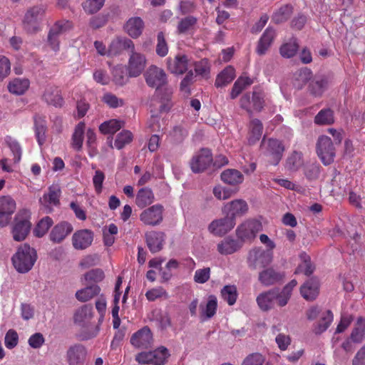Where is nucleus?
Instances as JSON below:
<instances>
[{"label":"nucleus","instance_id":"nucleus-1","mask_svg":"<svg viewBox=\"0 0 365 365\" xmlns=\"http://www.w3.org/2000/svg\"><path fill=\"white\" fill-rule=\"evenodd\" d=\"M37 256L34 249L27 244L19 247L17 252L12 257L13 264L17 272L26 273L33 267Z\"/></svg>","mask_w":365,"mask_h":365},{"label":"nucleus","instance_id":"nucleus-2","mask_svg":"<svg viewBox=\"0 0 365 365\" xmlns=\"http://www.w3.org/2000/svg\"><path fill=\"white\" fill-rule=\"evenodd\" d=\"M45 13L46 7L42 4L29 8L22 19L24 29L29 33H36L40 31Z\"/></svg>","mask_w":365,"mask_h":365},{"label":"nucleus","instance_id":"nucleus-3","mask_svg":"<svg viewBox=\"0 0 365 365\" xmlns=\"http://www.w3.org/2000/svg\"><path fill=\"white\" fill-rule=\"evenodd\" d=\"M30 219L31 213L28 210H21L17 212L11 230L15 241L20 242L26 238L31 227Z\"/></svg>","mask_w":365,"mask_h":365},{"label":"nucleus","instance_id":"nucleus-4","mask_svg":"<svg viewBox=\"0 0 365 365\" xmlns=\"http://www.w3.org/2000/svg\"><path fill=\"white\" fill-rule=\"evenodd\" d=\"M170 352L165 346H160L150 351H142L135 356L139 364L164 365L170 356Z\"/></svg>","mask_w":365,"mask_h":365},{"label":"nucleus","instance_id":"nucleus-5","mask_svg":"<svg viewBox=\"0 0 365 365\" xmlns=\"http://www.w3.org/2000/svg\"><path fill=\"white\" fill-rule=\"evenodd\" d=\"M318 157L324 165L331 164L336 155L335 148L331 139L327 135L319 137L316 145Z\"/></svg>","mask_w":365,"mask_h":365},{"label":"nucleus","instance_id":"nucleus-6","mask_svg":"<svg viewBox=\"0 0 365 365\" xmlns=\"http://www.w3.org/2000/svg\"><path fill=\"white\" fill-rule=\"evenodd\" d=\"M262 146L264 155L268 163L272 165H278L284 151V146L282 142L277 139L270 138L267 142L263 140Z\"/></svg>","mask_w":365,"mask_h":365},{"label":"nucleus","instance_id":"nucleus-7","mask_svg":"<svg viewBox=\"0 0 365 365\" xmlns=\"http://www.w3.org/2000/svg\"><path fill=\"white\" fill-rule=\"evenodd\" d=\"M272 259L273 251L255 247L250 251L247 263L250 267L257 269L267 267L272 262Z\"/></svg>","mask_w":365,"mask_h":365},{"label":"nucleus","instance_id":"nucleus-8","mask_svg":"<svg viewBox=\"0 0 365 365\" xmlns=\"http://www.w3.org/2000/svg\"><path fill=\"white\" fill-rule=\"evenodd\" d=\"M163 206L160 204H155L144 209L140 212L139 219L145 225L155 227L163 222Z\"/></svg>","mask_w":365,"mask_h":365},{"label":"nucleus","instance_id":"nucleus-9","mask_svg":"<svg viewBox=\"0 0 365 365\" xmlns=\"http://www.w3.org/2000/svg\"><path fill=\"white\" fill-rule=\"evenodd\" d=\"M147 58L145 54L138 52L135 48L130 52L127 64L128 76L130 78L139 76L145 70Z\"/></svg>","mask_w":365,"mask_h":365},{"label":"nucleus","instance_id":"nucleus-10","mask_svg":"<svg viewBox=\"0 0 365 365\" xmlns=\"http://www.w3.org/2000/svg\"><path fill=\"white\" fill-rule=\"evenodd\" d=\"M262 228V226L259 221L248 220L237 228V236L243 242H250L255 238Z\"/></svg>","mask_w":365,"mask_h":365},{"label":"nucleus","instance_id":"nucleus-11","mask_svg":"<svg viewBox=\"0 0 365 365\" xmlns=\"http://www.w3.org/2000/svg\"><path fill=\"white\" fill-rule=\"evenodd\" d=\"M61 193V188L58 184H53L48 187V191L39 199V203L45 212L51 213L53 207L60 204Z\"/></svg>","mask_w":365,"mask_h":365},{"label":"nucleus","instance_id":"nucleus-12","mask_svg":"<svg viewBox=\"0 0 365 365\" xmlns=\"http://www.w3.org/2000/svg\"><path fill=\"white\" fill-rule=\"evenodd\" d=\"M147 85L158 89L167 83V75L163 69L155 65L150 66L144 73Z\"/></svg>","mask_w":365,"mask_h":365},{"label":"nucleus","instance_id":"nucleus-13","mask_svg":"<svg viewBox=\"0 0 365 365\" xmlns=\"http://www.w3.org/2000/svg\"><path fill=\"white\" fill-rule=\"evenodd\" d=\"M249 210L247 202L242 199H236L227 202L222 208V213L235 221L238 217L247 214Z\"/></svg>","mask_w":365,"mask_h":365},{"label":"nucleus","instance_id":"nucleus-14","mask_svg":"<svg viewBox=\"0 0 365 365\" xmlns=\"http://www.w3.org/2000/svg\"><path fill=\"white\" fill-rule=\"evenodd\" d=\"M212 160L210 150L204 148L193 155L190 161V168L194 173H200L206 170Z\"/></svg>","mask_w":365,"mask_h":365},{"label":"nucleus","instance_id":"nucleus-15","mask_svg":"<svg viewBox=\"0 0 365 365\" xmlns=\"http://www.w3.org/2000/svg\"><path fill=\"white\" fill-rule=\"evenodd\" d=\"M192 66V61L186 55L178 54L167 59L168 69L174 74L181 75Z\"/></svg>","mask_w":365,"mask_h":365},{"label":"nucleus","instance_id":"nucleus-16","mask_svg":"<svg viewBox=\"0 0 365 365\" xmlns=\"http://www.w3.org/2000/svg\"><path fill=\"white\" fill-rule=\"evenodd\" d=\"M242 108L247 111H259L263 107L264 96L261 90L255 89L252 98L247 94L243 96L240 100Z\"/></svg>","mask_w":365,"mask_h":365},{"label":"nucleus","instance_id":"nucleus-17","mask_svg":"<svg viewBox=\"0 0 365 365\" xmlns=\"http://www.w3.org/2000/svg\"><path fill=\"white\" fill-rule=\"evenodd\" d=\"M153 334L148 327L135 332L130 338V344L138 349H146L153 344Z\"/></svg>","mask_w":365,"mask_h":365},{"label":"nucleus","instance_id":"nucleus-18","mask_svg":"<svg viewBox=\"0 0 365 365\" xmlns=\"http://www.w3.org/2000/svg\"><path fill=\"white\" fill-rule=\"evenodd\" d=\"M236 221L226 216L223 218L213 220L209 225V231L216 236H222L234 228Z\"/></svg>","mask_w":365,"mask_h":365},{"label":"nucleus","instance_id":"nucleus-19","mask_svg":"<svg viewBox=\"0 0 365 365\" xmlns=\"http://www.w3.org/2000/svg\"><path fill=\"white\" fill-rule=\"evenodd\" d=\"M73 230V225L70 222L62 221L52 228L49 234V240L55 244L61 243Z\"/></svg>","mask_w":365,"mask_h":365},{"label":"nucleus","instance_id":"nucleus-20","mask_svg":"<svg viewBox=\"0 0 365 365\" xmlns=\"http://www.w3.org/2000/svg\"><path fill=\"white\" fill-rule=\"evenodd\" d=\"M93 237V232L90 230H77L72 236L73 247L78 250H85L91 245Z\"/></svg>","mask_w":365,"mask_h":365},{"label":"nucleus","instance_id":"nucleus-21","mask_svg":"<svg viewBox=\"0 0 365 365\" xmlns=\"http://www.w3.org/2000/svg\"><path fill=\"white\" fill-rule=\"evenodd\" d=\"M135 48V44L132 40L125 36H116L114 38L108 47V56H117L124 50H129L131 52Z\"/></svg>","mask_w":365,"mask_h":365},{"label":"nucleus","instance_id":"nucleus-22","mask_svg":"<svg viewBox=\"0 0 365 365\" xmlns=\"http://www.w3.org/2000/svg\"><path fill=\"white\" fill-rule=\"evenodd\" d=\"M86 356V348L81 344L71 346L66 352V359L69 365H83Z\"/></svg>","mask_w":365,"mask_h":365},{"label":"nucleus","instance_id":"nucleus-23","mask_svg":"<svg viewBox=\"0 0 365 365\" xmlns=\"http://www.w3.org/2000/svg\"><path fill=\"white\" fill-rule=\"evenodd\" d=\"M144 22L140 17L130 18L124 25L125 31L133 38H138L143 33Z\"/></svg>","mask_w":365,"mask_h":365},{"label":"nucleus","instance_id":"nucleus-24","mask_svg":"<svg viewBox=\"0 0 365 365\" xmlns=\"http://www.w3.org/2000/svg\"><path fill=\"white\" fill-rule=\"evenodd\" d=\"M217 299L215 295L208 296L205 303L200 305V318L202 321L212 318L217 312Z\"/></svg>","mask_w":365,"mask_h":365},{"label":"nucleus","instance_id":"nucleus-25","mask_svg":"<svg viewBox=\"0 0 365 365\" xmlns=\"http://www.w3.org/2000/svg\"><path fill=\"white\" fill-rule=\"evenodd\" d=\"M349 339L352 343L361 344L365 340V319L359 317L354 322Z\"/></svg>","mask_w":365,"mask_h":365},{"label":"nucleus","instance_id":"nucleus-26","mask_svg":"<svg viewBox=\"0 0 365 365\" xmlns=\"http://www.w3.org/2000/svg\"><path fill=\"white\" fill-rule=\"evenodd\" d=\"M277 296V289H272L267 292L260 293L256 299L257 305L260 309L268 311L271 309L274 304Z\"/></svg>","mask_w":365,"mask_h":365},{"label":"nucleus","instance_id":"nucleus-27","mask_svg":"<svg viewBox=\"0 0 365 365\" xmlns=\"http://www.w3.org/2000/svg\"><path fill=\"white\" fill-rule=\"evenodd\" d=\"M319 284L316 279H311L306 282L300 288V293L304 299L312 301L319 294Z\"/></svg>","mask_w":365,"mask_h":365},{"label":"nucleus","instance_id":"nucleus-28","mask_svg":"<svg viewBox=\"0 0 365 365\" xmlns=\"http://www.w3.org/2000/svg\"><path fill=\"white\" fill-rule=\"evenodd\" d=\"M284 276L273 268H267L259 273V281L264 286H270L281 281Z\"/></svg>","mask_w":365,"mask_h":365},{"label":"nucleus","instance_id":"nucleus-29","mask_svg":"<svg viewBox=\"0 0 365 365\" xmlns=\"http://www.w3.org/2000/svg\"><path fill=\"white\" fill-rule=\"evenodd\" d=\"M146 241L152 252H159L163 248L165 234L162 232H150L146 235Z\"/></svg>","mask_w":365,"mask_h":365},{"label":"nucleus","instance_id":"nucleus-30","mask_svg":"<svg viewBox=\"0 0 365 365\" xmlns=\"http://www.w3.org/2000/svg\"><path fill=\"white\" fill-rule=\"evenodd\" d=\"M85 126L83 122L78 123L76 125L71 136V147L77 152L81 151L83 148Z\"/></svg>","mask_w":365,"mask_h":365},{"label":"nucleus","instance_id":"nucleus-31","mask_svg":"<svg viewBox=\"0 0 365 365\" xmlns=\"http://www.w3.org/2000/svg\"><path fill=\"white\" fill-rule=\"evenodd\" d=\"M221 180L226 184L235 186L244 181L242 173L236 169H227L221 173Z\"/></svg>","mask_w":365,"mask_h":365},{"label":"nucleus","instance_id":"nucleus-32","mask_svg":"<svg viewBox=\"0 0 365 365\" xmlns=\"http://www.w3.org/2000/svg\"><path fill=\"white\" fill-rule=\"evenodd\" d=\"M43 99L48 103L56 107L63 105V101L57 87L48 86L43 95Z\"/></svg>","mask_w":365,"mask_h":365},{"label":"nucleus","instance_id":"nucleus-33","mask_svg":"<svg viewBox=\"0 0 365 365\" xmlns=\"http://www.w3.org/2000/svg\"><path fill=\"white\" fill-rule=\"evenodd\" d=\"M275 36V31L272 28L268 27L262 36H261L257 47V52L259 55H263L266 53L270 46Z\"/></svg>","mask_w":365,"mask_h":365},{"label":"nucleus","instance_id":"nucleus-34","mask_svg":"<svg viewBox=\"0 0 365 365\" xmlns=\"http://www.w3.org/2000/svg\"><path fill=\"white\" fill-rule=\"evenodd\" d=\"M329 81L325 77H316L309 84V90L312 95L319 97L327 89Z\"/></svg>","mask_w":365,"mask_h":365},{"label":"nucleus","instance_id":"nucleus-35","mask_svg":"<svg viewBox=\"0 0 365 365\" xmlns=\"http://www.w3.org/2000/svg\"><path fill=\"white\" fill-rule=\"evenodd\" d=\"M241 245L239 242L230 237H226L217 244V248L219 253L223 255H228L237 252Z\"/></svg>","mask_w":365,"mask_h":365},{"label":"nucleus","instance_id":"nucleus-36","mask_svg":"<svg viewBox=\"0 0 365 365\" xmlns=\"http://www.w3.org/2000/svg\"><path fill=\"white\" fill-rule=\"evenodd\" d=\"M154 199L153 191L150 188L143 187L138 191L135 197V204L140 208H145L152 204Z\"/></svg>","mask_w":365,"mask_h":365},{"label":"nucleus","instance_id":"nucleus-37","mask_svg":"<svg viewBox=\"0 0 365 365\" xmlns=\"http://www.w3.org/2000/svg\"><path fill=\"white\" fill-rule=\"evenodd\" d=\"M93 307L91 305H83L76 310L74 314V322L80 326H85L92 318Z\"/></svg>","mask_w":365,"mask_h":365},{"label":"nucleus","instance_id":"nucleus-38","mask_svg":"<svg viewBox=\"0 0 365 365\" xmlns=\"http://www.w3.org/2000/svg\"><path fill=\"white\" fill-rule=\"evenodd\" d=\"M100 292V287L97 284H93L78 290L75 296L79 302H86L97 296Z\"/></svg>","mask_w":365,"mask_h":365},{"label":"nucleus","instance_id":"nucleus-39","mask_svg":"<svg viewBox=\"0 0 365 365\" xmlns=\"http://www.w3.org/2000/svg\"><path fill=\"white\" fill-rule=\"evenodd\" d=\"M312 71L308 68L299 70L294 74L293 86L298 90L302 89L312 78Z\"/></svg>","mask_w":365,"mask_h":365},{"label":"nucleus","instance_id":"nucleus-40","mask_svg":"<svg viewBox=\"0 0 365 365\" xmlns=\"http://www.w3.org/2000/svg\"><path fill=\"white\" fill-rule=\"evenodd\" d=\"M7 87L11 93L22 95L29 88V81L25 78H14L9 83Z\"/></svg>","mask_w":365,"mask_h":365},{"label":"nucleus","instance_id":"nucleus-41","mask_svg":"<svg viewBox=\"0 0 365 365\" xmlns=\"http://www.w3.org/2000/svg\"><path fill=\"white\" fill-rule=\"evenodd\" d=\"M235 77V70L231 66H227L221 73H220L215 81L217 87H223L230 83Z\"/></svg>","mask_w":365,"mask_h":365},{"label":"nucleus","instance_id":"nucleus-42","mask_svg":"<svg viewBox=\"0 0 365 365\" xmlns=\"http://www.w3.org/2000/svg\"><path fill=\"white\" fill-rule=\"evenodd\" d=\"M263 126L260 120L253 119L250 123V132L248 141L250 144H255L257 142L262 134Z\"/></svg>","mask_w":365,"mask_h":365},{"label":"nucleus","instance_id":"nucleus-43","mask_svg":"<svg viewBox=\"0 0 365 365\" xmlns=\"http://www.w3.org/2000/svg\"><path fill=\"white\" fill-rule=\"evenodd\" d=\"M6 145L10 149L13 155L14 163H19L21 159L22 149L19 142L11 136H6L4 138Z\"/></svg>","mask_w":365,"mask_h":365},{"label":"nucleus","instance_id":"nucleus-44","mask_svg":"<svg viewBox=\"0 0 365 365\" xmlns=\"http://www.w3.org/2000/svg\"><path fill=\"white\" fill-rule=\"evenodd\" d=\"M123 126V122L117 119H111L103 122L99 126L103 134H113Z\"/></svg>","mask_w":365,"mask_h":365},{"label":"nucleus","instance_id":"nucleus-45","mask_svg":"<svg viewBox=\"0 0 365 365\" xmlns=\"http://www.w3.org/2000/svg\"><path fill=\"white\" fill-rule=\"evenodd\" d=\"M253 83V80L247 76H240L234 83L230 96L232 98H237L240 93L247 86Z\"/></svg>","mask_w":365,"mask_h":365},{"label":"nucleus","instance_id":"nucleus-46","mask_svg":"<svg viewBox=\"0 0 365 365\" xmlns=\"http://www.w3.org/2000/svg\"><path fill=\"white\" fill-rule=\"evenodd\" d=\"M333 314L330 310H326L321 313L320 321L314 329L316 334H322L325 331L333 321Z\"/></svg>","mask_w":365,"mask_h":365},{"label":"nucleus","instance_id":"nucleus-47","mask_svg":"<svg viewBox=\"0 0 365 365\" xmlns=\"http://www.w3.org/2000/svg\"><path fill=\"white\" fill-rule=\"evenodd\" d=\"M53 221L51 217L46 216L41 219L35 228L34 229V235L38 237L44 236L50 227L53 225Z\"/></svg>","mask_w":365,"mask_h":365},{"label":"nucleus","instance_id":"nucleus-48","mask_svg":"<svg viewBox=\"0 0 365 365\" xmlns=\"http://www.w3.org/2000/svg\"><path fill=\"white\" fill-rule=\"evenodd\" d=\"M72 28L73 23L71 21L61 19L55 22L49 29V31L59 36L60 35L69 31Z\"/></svg>","mask_w":365,"mask_h":365},{"label":"nucleus","instance_id":"nucleus-49","mask_svg":"<svg viewBox=\"0 0 365 365\" xmlns=\"http://www.w3.org/2000/svg\"><path fill=\"white\" fill-rule=\"evenodd\" d=\"M222 299L230 306L235 304L238 293L235 285H226L221 290Z\"/></svg>","mask_w":365,"mask_h":365},{"label":"nucleus","instance_id":"nucleus-50","mask_svg":"<svg viewBox=\"0 0 365 365\" xmlns=\"http://www.w3.org/2000/svg\"><path fill=\"white\" fill-rule=\"evenodd\" d=\"M300 259L302 260L295 271L296 274L303 273L305 275H310L314 271V267L312 266L310 260V257L306 253L303 252L300 255Z\"/></svg>","mask_w":365,"mask_h":365},{"label":"nucleus","instance_id":"nucleus-51","mask_svg":"<svg viewBox=\"0 0 365 365\" xmlns=\"http://www.w3.org/2000/svg\"><path fill=\"white\" fill-rule=\"evenodd\" d=\"M34 129L38 143L41 145L46 140V123L44 120L40 117H36L34 118Z\"/></svg>","mask_w":365,"mask_h":365},{"label":"nucleus","instance_id":"nucleus-52","mask_svg":"<svg viewBox=\"0 0 365 365\" xmlns=\"http://www.w3.org/2000/svg\"><path fill=\"white\" fill-rule=\"evenodd\" d=\"M16 209V201L9 195L0 197V211L12 216Z\"/></svg>","mask_w":365,"mask_h":365},{"label":"nucleus","instance_id":"nucleus-53","mask_svg":"<svg viewBox=\"0 0 365 365\" xmlns=\"http://www.w3.org/2000/svg\"><path fill=\"white\" fill-rule=\"evenodd\" d=\"M303 165L302 155L299 152L292 153L286 161V168L290 171L298 170Z\"/></svg>","mask_w":365,"mask_h":365},{"label":"nucleus","instance_id":"nucleus-54","mask_svg":"<svg viewBox=\"0 0 365 365\" xmlns=\"http://www.w3.org/2000/svg\"><path fill=\"white\" fill-rule=\"evenodd\" d=\"M299 48V45L295 38H292L289 42L282 45L280 53L284 58L294 56Z\"/></svg>","mask_w":365,"mask_h":365},{"label":"nucleus","instance_id":"nucleus-55","mask_svg":"<svg viewBox=\"0 0 365 365\" xmlns=\"http://www.w3.org/2000/svg\"><path fill=\"white\" fill-rule=\"evenodd\" d=\"M212 192L217 199L220 200H225L235 195L237 192V190L218 185L214 187Z\"/></svg>","mask_w":365,"mask_h":365},{"label":"nucleus","instance_id":"nucleus-56","mask_svg":"<svg viewBox=\"0 0 365 365\" xmlns=\"http://www.w3.org/2000/svg\"><path fill=\"white\" fill-rule=\"evenodd\" d=\"M314 122L318 125H327L334 123L333 112L330 109L322 110L315 116Z\"/></svg>","mask_w":365,"mask_h":365},{"label":"nucleus","instance_id":"nucleus-57","mask_svg":"<svg viewBox=\"0 0 365 365\" xmlns=\"http://www.w3.org/2000/svg\"><path fill=\"white\" fill-rule=\"evenodd\" d=\"M292 8L289 5H285L277 11L272 16V21L277 24L286 21L290 16Z\"/></svg>","mask_w":365,"mask_h":365},{"label":"nucleus","instance_id":"nucleus-58","mask_svg":"<svg viewBox=\"0 0 365 365\" xmlns=\"http://www.w3.org/2000/svg\"><path fill=\"white\" fill-rule=\"evenodd\" d=\"M105 0H86L82 6L83 10L88 14H94L98 11L104 5Z\"/></svg>","mask_w":365,"mask_h":365},{"label":"nucleus","instance_id":"nucleus-59","mask_svg":"<svg viewBox=\"0 0 365 365\" xmlns=\"http://www.w3.org/2000/svg\"><path fill=\"white\" fill-rule=\"evenodd\" d=\"M264 363L265 357L262 354L256 352L247 355L243 359L241 365H264Z\"/></svg>","mask_w":365,"mask_h":365},{"label":"nucleus","instance_id":"nucleus-60","mask_svg":"<svg viewBox=\"0 0 365 365\" xmlns=\"http://www.w3.org/2000/svg\"><path fill=\"white\" fill-rule=\"evenodd\" d=\"M173 94V90L170 88H166L165 93L160 96V112H168L171 108L173 103L171 101V97Z\"/></svg>","mask_w":365,"mask_h":365},{"label":"nucleus","instance_id":"nucleus-61","mask_svg":"<svg viewBox=\"0 0 365 365\" xmlns=\"http://www.w3.org/2000/svg\"><path fill=\"white\" fill-rule=\"evenodd\" d=\"M133 140V134L128 130H123L118 134L115 140V147L118 149L123 148L126 144Z\"/></svg>","mask_w":365,"mask_h":365},{"label":"nucleus","instance_id":"nucleus-62","mask_svg":"<svg viewBox=\"0 0 365 365\" xmlns=\"http://www.w3.org/2000/svg\"><path fill=\"white\" fill-rule=\"evenodd\" d=\"M145 297L148 301L153 302L158 299H167L168 295L167 292L162 287H158L147 291Z\"/></svg>","mask_w":365,"mask_h":365},{"label":"nucleus","instance_id":"nucleus-63","mask_svg":"<svg viewBox=\"0 0 365 365\" xmlns=\"http://www.w3.org/2000/svg\"><path fill=\"white\" fill-rule=\"evenodd\" d=\"M197 22V19L193 16H187L182 19L178 24V31L184 34L191 30Z\"/></svg>","mask_w":365,"mask_h":365},{"label":"nucleus","instance_id":"nucleus-64","mask_svg":"<svg viewBox=\"0 0 365 365\" xmlns=\"http://www.w3.org/2000/svg\"><path fill=\"white\" fill-rule=\"evenodd\" d=\"M113 81L116 84L123 85L127 81V75L123 65H118L113 69Z\"/></svg>","mask_w":365,"mask_h":365}]
</instances>
